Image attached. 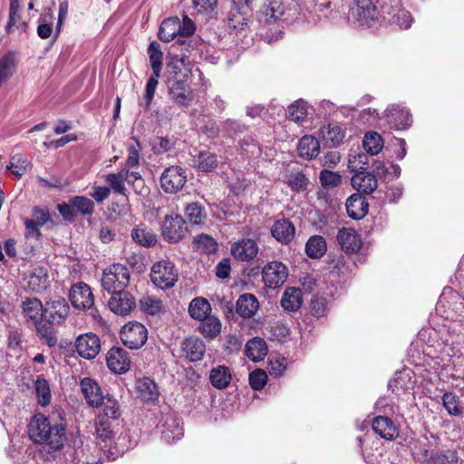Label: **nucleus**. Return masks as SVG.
Here are the masks:
<instances>
[{
	"label": "nucleus",
	"mask_w": 464,
	"mask_h": 464,
	"mask_svg": "<svg viewBox=\"0 0 464 464\" xmlns=\"http://www.w3.org/2000/svg\"><path fill=\"white\" fill-rule=\"evenodd\" d=\"M68 312L69 306L63 298L51 300L44 306V311L42 312L43 324L37 326V329L48 346L55 345L57 339L49 327H47V324L60 323L65 318Z\"/></svg>",
	"instance_id": "obj_1"
},
{
	"label": "nucleus",
	"mask_w": 464,
	"mask_h": 464,
	"mask_svg": "<svg viewBox=\"0 0 464 464\" xmlns=\"http://www.w3.org/2000/svg\"><path fill=\"white\" fill-rule=\"evenodd\" d=\"M29 434L37 443H47L53 449H59L64 440L63 429L58 426L50 427L47 419L42 415H35L29 425Z\"/></svg>",
	"instance_id": "obj_2"
},
{
	"label": "nucleus",
	"mask_w": 464,
	"mask_h": 464,
	"mask_svg": "<svg viewBox=\"0 0 464 464\" xmlns=\"http://www.w3.org/2000/svg\"><path fill=\"white\" fill-rule=\"evenodd\" d=\"M194 24L188 17H184L183 20L171 17L162 22L159 37L161 41L170 42L177 36H190L194 34Z\"/></svg>",
	"instance_id": "obj_3"
},
{
	"label": "nucleus",
	"mask_w": 464,
	"mask_h": 464,
	"mask_svg": "<svg viewBox=\"0 0 464 464\" xmlns=\"http://www.w3.org/2000/svg\"><path fill=\"white\" fill-rule=\"evenodd\" d=\"M130 282V272L122 265H112L103 272L102 284L108 291L118 292L124 289Z\"/></svg>",
	"instance_id": "obj_4"
},
{
	"label": "nucleus",
	"mask_w": 464,
	"mask_h": 464,
	"mask_svg": "<svg viewBox=\"0 0 464 464\" xmlns=\"http://www.w3.org/2000/svg\"><path fill=\"white\" fill-rule=\"evenodd\" d=\"M122 343L130 349H138L145 344L148 339L146 327L139 322H129L121 330Z\"/></svg>",
	"instance_id": "obj_5"
},
{
	"label": "nucleus",
	"mask_w": 464,
	"mask_h": 464,
	"mask_svg": "<svg viewBox=\"0 0 464 464\" xmlns=\"http://www.w3.org/2000/svg\"><path fill=\"white\" fill-rule=\"evenodd\" d=\"M150 276L154 285L166 289L174 285L178 274L172 264L167 261H160L152 266Z\"/></svg>",
	"instance_id": "obj_6"
},
{
	"label": "nucleus",
	"mask_w": 464,
	"mask_h": 464,
	"mask_svg": "<svg viewBox=\"0 0 464 464\" xmlns=\"http://www.w3.org/2000/svg\"><path fill=\"white\" fill-rule=\"evenodd\" d=\"M187 182L186 171L179 166L166 169L160 177V187L167 193H177Z\"/></svg>",
	"instance_id": "obj_7"
},
{
	"label": "nucleus",
	"mask_w": 464,
	"mask_h": 464,
	"mask_svg": "<svg viewBox=\"0 0 464 464\" xmlns=\"http://www.w3.org/2000/svg\"><path fill=\"white\" fill-rule=\"evenodd\" d=\"M188 231L183 218L175 213L165 217L162 224V235L169 242H178L184 237Z\"/></svg>",
	"instance_id": "obj_8"
},
{
	"label": "nucleus",
	"mask_w": 464,
	"mask_h": 464,
	"mask_svg": "<svg viewBox=\"0 0 464 464\" xmlns=\"http://www.w3.org/2000/svg\"><path fill=\"white\" fill-rule=\"evenodd\" d=\"M262 275L266 286L277 288L286 281L288 269L281 262H271L263 268Z\"/></svg>",
	"instance_id": "obj_9"
},
{
	"label": "nucleus",
	"mask_w": 464,
	"mask_h": 464,
	"mask_svg": "<svg viewBox=\"0 0 464 464\" xmlns=\"http://www.w3.org/2000/svg\"><path fill=\"white\" fill-rule=\"evenodd\" d=\"M75 347L80 356L93 359L101 351V341L96 334H85L77 338Z\"/></svg>",
	"instance_id": "obj_10"
},
{
	"label": "nucleus",
	"mask_w": 464,
	"mask_h": 464,
	"mask_svg": "<svg viewBox=\"0 0 464 464\" xmlns=\"http://www.w3.org/2000/svg\"><path fill=\"white\" fill-rule=\"evenodd\" d=\"M136 306L135 298L126 291L114 292L109 300L111 310L121 315L128 314Z\"/></svg>",
	"instance_id": "obj_11"
},
{
	"label": "nucleus",
	"mask_w": 464,
	"mask_h": 464,
	"mask_svg": "<svg viewBox=\"0 0 464 464\" xmlns=\"http://www.w3.org/2000/svg\"><path fill=\"white\" fill-rule=\"evenodd\" d=\"M70 299L77 309H87L93 304V295L91 288L82 283L72 286Z\"/></svg>",
	"instance_id": "obj_12"
},
{
	"label": "nucleus",
	"mask_w": 464,
	"mask_h": 464,
	"mask_svg": "<svg viewBox=\"0 0 464 464\" xmlns=\"http://www.w3.org/2000/svg\"><path fill=\"white\" fill-rule=\"evenodd\" d=\"M81 391L86 402L92 407H99L104 400L103 393L99 384L91 378L81 381Z\"/></svg>",
	"instance_id": "obj_13"
},
{
	"label": "nucleus",
	"mask_w": 464,
	"mask_h": 464,
	"mask_svg": "<svg viewBox=\"0 0 464 464\" xmlns=\"http://www.w3.org/2000/svg\"><path fill=\"white\" fill-rule=\"evenodd\" d=\"M106 362L110 370L115 373H123L130 367L126 351L119 347H113L107 353Z\"/></svg>",
	"instance_id": "obj_14"
},
{
	"label": "nucleus",
	"mask_w": 464,
	"mask_h": 464,
	"mask_svg": "<svg viewBox=\"0 0 464 464\" xmlns=\"http://www.w3.org/2000/svg\"><path fill=\"white\" fill-rule=\"evenodd\" d=\"M181 351L187 359L191 362H198L203 358L206 347L199 337L189 336L182 342Z\"/></svg>",
	"instance_id": "obj_15"
},
{
	"label": "nucleus",
	"mask_w": 464,
	"mask_h": 464,
	"mask_svg": "<svg viewBox=\"0 0 464 464\" xmlns=\"http://www.w3.org/2000/svg\"><path fill=\"white\" fill-rule=\"evenodd\" d=\"M10 18L6 29L9 33L25 32L27 27L26 17L22 14L23 5L20 0H11Z\"/></svg>",
	"instance_id": "obj_16"
},
{
	"label": "nucleus",
	"mask_w": 464,
	"mask_h": 464,
	"mask_svg": "<svg viewBox=\"0 0 464 464\" xmlns=\"http://www.w3.org/2000/svg\"><path fill=\"white\" fill-rule=\"evenodd\" d=\"M320 136L325 146L337 147L345 137V129L338 123H329L321 128Z\"/></svg>",
	"instance_id": "obj_17"
},
{
	"label": "nucleus",
	"mask_w": 464,
	"mask_h": 464,
	"mask_svg": "<svg viewBox=\"0 0 464 464\" xmlns=\"http://www.w3.org/2000/svg\"><path fill=\"white\" fill-rule=\"evenodd\" d=\"M338 242L346 253H355L362 247V242L360 236L352 228H343L337 237Z\"/></svg>",
	"instance_id": "obj_18"
},
{
	"label": "nucleus",
	"mask_w": 464,
	"mask_h": 464,
	"mask_svg": "<svg viewBox=\"0 0 464 464\" xmlns=\"http://www.w3.org/2000/svg\"><path fill=\"white\" fill-rule=\"evenodd\" d=\"M258 251L256 243L252 239H242L231 247L232 256L241 261L253 259Z\"/></svg>",
	"instance_id": "obj_19"
},
{
	"label": "nucleus",
	"mask_w": 464,
	"mask_h": 464,
	"mask_svg": "<svg viewBox=\"0 0 464 464\" xmlns=\"http://www.w3.org/2000/svg\"><path fill=\"white\" fill-rule=\"evenodd\" d=\"M27 285L33 291H42L50 284L48 272L44 267H34L30 269L26 275Z\"/></svg>",
	"instance_id": "obj_20"
},
{
	"label": "nucleus",
	"mask_w": 464,
	"mask_h": 464,
	"mask_svg": "<svg viewBox=\"0 0 464 464\" xmlns=\"http://www.w3.org/2000/svg\"><path fill=\"white\" fill-rule=\"evenodd\" d=\"M49 218V213L46 209L40 208H34L33 218L25 221L27 236L38 238L41 235L39 227L44 225Z\"/></svg>",
	"instance_id": "obj_21"
},
{
	"label": "nucleus",
	"mask_w": 464,
	"mask_h": 464,
	"mask_svg": "<svg viewBox=\"0 0 464 464\" xmlns=\"http://www.w3.org/2000/svg\"><path fill=\"white\" fill-rule=\"evenodd\" d=\"M285 182L295 192L300 193L306 190L309 179L298 169L287 168Z\"/></svg>",
	"instance_id": "obj_22"
},
{
	"label": "nucleus",
	"mask_w": 464,
	"mask_h": 464,
	"mask_svg": "<svg viewBox=\"0 0 464 464\" xmlns=\"http://www.w3.org/2000/svg\"><path fill=\"white\" fill-rule=\"evenodd\" d=\"M170 93L174 102L179 106L187 107L194 100L191 88L179 80L170 87Z\"/></svg>",
	"instance_id": "obj_23"
},
{
	"label": "nucleus",
	"mask_w": 464,
	"mask_h": 464,
	"mask_svg": "<svg viewBox=\"0 0 464 464\" xmlns=\"http://www.w3.org/2000/svg\"><path fill=\"white\" fill-rule=\"evenodd\" d=\"M298 155L304 160H312L318 156L320 144L316 138L311 135L304 136L297 146Z\"/></svg>",
	"instance_id": "obj_24"
},
{
	"label": "nucleus",
	"mask_w": 464,
	"mask_h": 464,
	"mask_svg": "<svg viewBox=\"0 0 464 464\" xmlns=\"http://www.w3.org/2000/svg\"><path fill=\"white\" fill-rule=\"evenodd\" d=\"M259 308L257 299L250 294L242 295L237 302V312L242 317L250 318Z\"/></svg>",
	"instance_id": "obj_25"
},
{
	"label": "nucleus",
	"mask_w": 464,
	"mask_h": 464,
	"mask_svg": "<svg viewBox=\"0 0 464 464\" xmlns=\"http://www.w3.org/2000/svg\"><path fill=\"white\" fill-rule=\"evenodd\" d=\"M303 303V295L300 288L287 287L282 296L281 305L285 310L295 311Z\"/></svg>",
	"instance_id": "obj_26"
},
{
	"label": "nucleus",
	"mask_w": 464,
	"mask_h": 464,
	"mask_svg": "<svg viewBox=\"0 0 464 464\" xmlns=\"http://www.w3.org/2000/svg\"><path fill=\"white\" fill-rule=\"evenodd\" d=\"M352 186L362 193H371L377 188V180L369 173H357L352 178Z\"/></svg>",
	"instance_id": "obj_27"
},
{
	"label": "nucleus",
	"mask_w": 464,
	"mask_h": 464,
	"mask_svg": "<svg viewBox=\"0 0 464 464\" xmlns=\"http://www.w3.org/2000/svg\"><path fill=\"white\" fill-rule=\"evenodd\" d=\"M372 429L376 433L386 440H393L398 435L397 429L392 420L382 416L374 418Z\"/></svg>",
	"instance_id": "obj_28"
},
{
	"label": "nucleus",
	"mask_w": 464,
	"mask_h": 464,
	"mask_svg": "<svg viewBox=\"0 0 464 464\" xmlns=\"http://www.w3.org/2000/svg\"><path fill=\"white\" fill-rule=\"evenodd\" d=\"M346 208L350 217L359 219L366 215L368 204L361 195L354 194L347 199Z\"/></svg>",
	"instance_id": "obj_29"
},
{
	"label": "nucleus",
	"mask_w": 464,
	"mask_h": 464,
	"mask_svg": "<svg viewBox=\"0 0 464 464\" xmlns=\"http://www.w3.org/2000/svg\"><path fill=\"white\" fill-rule=\"evenodd\" d=\"M272 235L276 240L286 244L294 238L295 227L287 220H278L272 227Z\"/></svg>",
	"instance_id": "obj_30"
},
{
	"label": "nucleus",
	"mask_w": 464,
	"mask_h": 464,
	"mask_svg": "<svg viewBox=\"0 0 464 464\" xmlns=\"http://www.w3.org/2000/svg\"><path fill=\"white\" fill-rule=\"evenodd\" d=\"M168 71L177 81H182L189 72V70L185 63L183 58H179L178 55L169 53V62L167 64Z\"/></svg>",
	"instance_id": "obj_31"
},
{
	"label": "nucleus",
	"mask_w": 464,
	"mask_h": 464,
	"mask_svg": "<svg viewBox=\"0 0 464 464\" xmlns=\"http://www.w3.org/2000/svg\"><path fill=\"white\" fill-rule=\"evenodd\" d=\"M246 354L254 362L263 360L267 354V347L264 340L254 338L246 344Z\"/></svg>",
	"instance_id": "obj_32"
},
{
	"label": "nucleus",
	"mask_w": 464,
	"mask_h": 464,
	"mask_svg": "<svg viewBox=\"0 0 464 464\" xmlns=\"http://www.w3.org/2000/svg\"><path fill=\"white\" fill-rule=\"evenodd\" d=\"M137 392L141 400L146 401H153L159 397V390L156 383L149 378L138 381Z\"/></svg>",
	"instance_id": "obj_33"
},
{
	"label": "nucleus",
	"mask_w": 464,
	"mask_h": 464,
	"mask_svg": "<svg viewBox=\"0 0 464 464\" xmlns=\"http://www.w3.org/2000/svg\"><path fill=\"white\" fill-rule=\"evenodd\" d=\"M24 314L31 320H34L39 326L43 324L42 312L44 311V305L42 303L35 298L27 299L23 304Z\"/></svg>",
	"instance_id": "obj_34"
},
{
	"label": "nucleus",
	"mask_w": 464,
	"mask_h": 464,
	"mask_svg": "<svg viewBox=\"0 0 464 464\" xmlns=\"http://www.w3.org/2000/svg\"><path fill=\"white\" fill-rule=\"evenodd\" d=\"M211 305L204 298H195L188 306L190 316L196 320H203L210 314Z\"/></svg>",
	"instance_id": "obj_35"
},
{
	"label": "nucleus",
	"mask_w": 464,
	"mask_h": 464,
	"mask_svg": "<svg viewBox=\"0 0 464 464\" xmlns=\"http://www.w3.org/2000/svg\"><path fill=\"white\" fill-rule=\"evenodd\" d=\"M201 321L199 331L206 338H215L220 334L222 324L218 318L209 314Z\"/></svg>",
	"instance_id": "obj_36"
},
{
	"label": "nucleus",
	"mask_w": 464,
	"mask_h": 464,
	"mask_svg": "<svg viewBox=\"0 0 464 464\" xmlns=\"http://www.w3.org/2000/svg\"><path fill=\"white\" fill-rule=\"evenodd\" d=\"M29 165L30 163L25 158L14 155L10 159L6 169L15 179H20L26 173Z\"/></svg>",
	"instance_id": "obj_37"
},
{
	"label": "nucleus",
	"mask_w": 464,
	"mask_h": 464,
	"mask_svg": "<svg viewBox=\"0 0 464 464\" xmlns=\"http://www.w3.org/2000/svg\"><path fill=\"white\" fill-rule=\"evenodd\" d=\"M326 249V242L324 238L320 236L310 237L305 246L306 254L311 258H320L325 254Z\"/></svg>",
	"instance_id": "obj_38"
},
{
	"label": "nucleus",
	"mask_w": 464,
	"mask_h": 464,
	"mask_svg": "<svg viewBox=\"0 0 464 464\" xmlns=\"http://www.w3.org/2000/svg\"><path fill=\"white\" fill-rule=\"evenodd\" d=\"M362 146L368 153L376 155L382 150L383 140L379 133L369 131L364 135Z\"/></svg>",
	"instance_id": "obj_39"
},
{
	"label": "nucleus",
	"mask_w": 464,
	"mask_h": 464,
	"mask_svg": "<svg viewBox=\"0 0 464 464\" xmlns=\"http://www.w3.org/2000/svg\"><path fill=\"white\" fill-rule=\"evenodd\" d=\"M133 239L143 246H154L157 242V237L154 232L145 227H139L132 232Z\"/></svg>",
	"instance_id": "obj_40"
},
{
	"label": "nucleus",
	"mask_w": 464,
	"mask_h": 464,
	"mask_svg": "<svg viewBox=\"0 0 464 464\" xmlns=\"http://www.w3.org/2000/svg\"><path fill=\"white\" fill-rule=\"evenodd\" d=\"M212 384L218 389L226 388L231 382L229 370L225 366L214 368L210 374Z\"/></svg>",
	"instance_id": "obj_41"
},
{
	"label": "nucleus",
	"mask_w": 464,
	"mask_h": 464,
	"mask_svg": "<svg viewBox=\"0 0 464 464\" xmlns=\"http://www.w3.org/2000/svg\"><path fill=\"white\" fill-rule=\"evenodd\" d=\"M185 215L192 224H200L207 217L205 208L198 202L189 203L185 208Z\"/></svg>",
	"instance_id": "obj_42"
},
{
	"label": "nucleus",
	"mask_w": 464,
	"mask_h": 464,
	"mask_svg": "<svg viewBox=\"0 0 464 464\" xmlns=\"http://www.w3.org/2000/svg\"><path fill=\"white\" fill-rule=\"evenodd\" d=\"M306 116L307 106L304 101H296L288 107L287 117L289 120L301 123L305 120Z\"/></svg>",
	"instance_id": "obj_43"
},
{
	"label": "nucleus",
	"mask_w": 464,
	"mask_h": 464,
	"mask_svg": "<svg viewBox=\"0 0 464 464\" xmlns=\"http://www.w3.org/2000/svg\"><path fill=\"white\" fill-rule=\"evenodd\" d=\"M140 309L148 314H156L165 310V305L160 299L147 295L140 300Z\"/></svg>",
	"instance_id": "obj_44"
},
{
	"label": "nucleus",
	"mask_w": 464,
	"mask_h": 464,
	"mask_svg": "<svg viewBox=\"0 0 464 464\" xmlns=\"http://www.w3.org/2000/svg\"><path fill=\"white\" fill-rule=\"evenodd\" d=\"M35 394L38 403L46 406L51 401V390L49 383L44 379H37L34 383Z\"/></svg>",
	"instance_id": "obj_45"
},
{
	"label": "nucleus",
	"mask_w": 464,
	"mask_h": 464,
	"mask_svg": "<svg viewBox=\"0 0 464 464\" xmlns=\"http://www.w3.org/2000/svg\"><path fill=\"white\" fill-rule=\"evenodd\" d=\"M15 63V58L12 54H7L0 60V86L13 75Z\"/></svg>",
	"instance_id": "obj_46"
},
{
	"label": "nucleus",
	"mask_w": 464,
	"mask_h": 464,
	"mask_svg": "<svg viewBox=\"0 0 464 464\" xmlns=\"http://www.w3.org/2000/svg\"><path fill=\"white\" fill-rule=\"evenodd\" d=\"M376 9L368 0H362L357 8V17L362 24H368L376 18Z\"/></svg>",
	"instance_id": "obj_47"
},
{
	"label": "nucleus",
	"mask_w": 464,
	"mask_h": 464,
	"mask_svg": "<svg viewBox=\"0 0 464 464\" xmlns=\"http://www.w3.org/2000/svg\"><path fill=\"white\" fill-rule=\"evenodd\" d=\"M70 202L75 212L77 211L82 215H90L94 210V203L88 198L76 196L70 198Z\"/></svg>",
	"instance_id": "obj_48"
},
{
	"label": "nucleus",
	"mask_w": 464,
	"mask_h": 464,
	"mask_svg": "<svg viewBox=\"0 0 464 464\" xmlns=\"http://www.w3.org/2000/svg\"><path fill=\"white\" fill-rule=\"evenodd\" d=\"M218 167L217 157L208 152H200L198 156L197 168L202 171H211Z\"/></svg>",
	"instance_id": "obj_49"
},
{
	"label": "nucleus",
	"mask_w": 464,
	"mask_h": 464,
	"mask_svg": "<svg viewBox=\"0 0 464 464\" xmlns=\"http://www.w3.org/2000/svg\"><path fill=\"white\" fill-rule=\"evenodd\" d=\"M150 61L151 67L156 77L160 76L162 61V52L160 50V45L157 43H151L149 46Z\"/></svg>",
	"instance_id": "obj_50"
},
{
	"label": "nucleus",
	"mask_w": 464,
	"mask_h": 464,
	"mask_svg": "<svg viewBox=\"0 0 464 464\" xmlns=\"http://www.w3.org/2000/svg\"><path fill=\"white\" fill-rule=\"evenodd\" d=\"M430 460H432L434 464H453L456 462L457 458L454 452L447 451H431L430 454Z\"/></svg>",
	"instance_id": "obj_51"
},
{
	"label": "nucleus",
	"mask_w": 464,
	"mask_h": 464,
	"mask_svg": "<svg viewBox=\"0 0 464 464\" xmlns=\"http://www.w3.org/2000/svg\"><path fill=\"white\" fill-rule=\"evenodd\" d=\"M194 244L199 250L207 253H213L217 250L216 241L208 235L198 236L194 239Z\"/></svg>",
	"instance_id": "obj_52"
},
{
	"label": "nucleus",
	"mask_w": 464,
	"mask_h": 464,
	"mask_svg": "<svg viewBox=\"0 0 464 464\" xmlns=\"http://www.w3.org/2000/svg\"><path fill=\"white\" fill-rule=\"evenodd\" d=\"M443 404L450 414L459 415L461 413L459 399L454 394L446 393L443 396Z\"/></svg>",
	"instance_id": "obj_53"
},
{
	"label": "nucleus",
	"mask_w": 464,
	"mask_h": 464,
	"mask_svg": "<svg viewBox=\"0 0 464 464\" xmlns=\"http://www.w3.org/2000/svg\"><path fill=\"white\" fill-rule=\"evenodd\" d=\"M102 405H103V411L107 417L117 419L120 416V408L118 402L114 399L109 396H104Z\"/></svg>",
	"instance_id": "obj_54"
},
{
	"label": "nucleus",
	"mask_w": 464,
	"mask_h": 464,
	"mask_svg": "<svg viewBox=\"0 0 464 464\" xmlns=\"http://www.w3.org/2000/svg\"><path fill=\"white\" fill-rule=\"evenodd\" d=\"M320 180L324 187L332 188L336 187L341 183V177L337 173L324 170L321 172Z\"/></svg>",
	"instance_id": "obj_55"
},
{
	"label": "nucleus",
	"mask_w": 464,
	"mask_h": 464,
	"mask_svg": "<svg viewBox=\"0 0 464 464\" xmlns=\"http://www.w3.org/2000/svg\"><path fill=\"white\" fill-rule=\"evenodd\" d=\"M249 382L255 390H260L266 385L267 382V375L265 371H254L249 376Z\"/></svg>",
	"instance_id": "obj_56"
},
{
	"label": "nucleus",
	"mask_w": 464,
	"mask_h": 464,
	"mask_svg": "<svg viewBox=\"0 0 464 464\" xmlns=\"http://www.w3.org/2000/svg\"><path fill=\"white\" fill-rule=\"evenodd\" d=\"M284 14V6L281 1L273 0L265 11L267 19H277Z\"/></svg>",
	"instance_id": "obj_57"
},
{
	"label": "nucleus",
	"mask_w": 464,
	"mask_h": 464,
	"mask_svg": "<svg viewBox=\"0 0 464 464\" xmlns=\"http://www.w3.org/2000/svg\"><path fill=\"white\" fill-rule=\"evenodd\" d=\"M125 177L121 174H110L106 177V182L113 188L115 191L119 193H123L125 190V186L123 181Z\"/></svg>",
	"instance_id": "obj_58"
},
{
	"label": "nucleus",
	"mask_w": 464,
	"mask_h": 464,
	"mask_svg": "<svg viewBox=\"0 0 464 464\" xmlns=\"http://www.w3.org/2000/svg\"><path fill=\"white\" fill-rule=\"evenodd\" d=\"M57 208L64 219L72 220L74 218L75 209L72 208L70 201L68 203L59 204Z\"/></svg>",
	"instance_id": "obj_59"
},
{
	"label": "nucleus",
	"mask_w": 464,
	"mask_h": 464,
	"mask_svg": "<svg viewBox=\"0 0 464 464\" xmlns=\"http://www.w3.org/2000/svg\"><path fill=\"white\" fill-rule=\"evenodd\" d=\"M218 0H193V5L198 12L213 10Z\"/></svg>",
	"instance_id": "obj_60"
},
{
	"label": "nucleus",
	"mask_w": 464,
	"mask_h": 464,
	"mask_svg": "<svg viewBox=\"0 0 464 464\" xmlns=\"http://www.w3.org/2000/svg\"><path fill=\"white\" fill-rule=\"evenodd\" d=\"M246 14H243L242 11H239V14H232L229 17L230 25L234 29H243V26L246 24V17L245 16Z\"/></svg>",
	"instance_id": "obj_61"
},
{
	"label": "nucleus",
	"mask_w": 464,
	"mask_h": 464,
	"mask_svg": "<svg viewBox=\"0 0 464 464\" xmlns=\"http://www.w3.org/2000/svg\"><path fill=\"white\" fill-rule=\"evenodd\" d=\"M129 178H130L129 182L132 183V186L134 187L135 190L138 193L142 194V193L146 192L147 189H146L144 181L142 180V179L140 177L138 176L137 173H134V172L130 173Z\"/></svg>",
	"instance_id": "obj_62"
},
{
	"label": "nucleus",
	"mask_w": 464,
	"mask_h": 464,
	"mask_svg": "<svg viewBox=\"0 0 464 464\" xmlns=\"http://www.w3.org/2000/svg\"><path fill=\"white\" fill-rule=\"evenodd\" d=\"M110 195V188L108 187L94 186L93 191L91 196L98 202L107 198Z\"/></svg>",
	"instance_id": "obj_63"
},
{
	"label": "nucleus",
	"mask_w": 464,
	"mask_h": 464,
	"mask_svg": "<svg viewBox=\"0 0 464 464\" xmlns=\"http://www.w3.org/2000/svg\"><path fill=\"white\" fill-rule=\"evenodd\" d=\"M271 373L275 375H281L283 372L285 370V359L276 358L271 360Z\"/></svg>",
	"instance_id": "obj_64"
}]
</instances>
